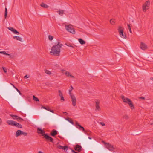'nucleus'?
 I'll return each mask as SVG.
<instances>
[{"instance_id":"obj_1","label":"nucleus","mask_w":153,"mask_h":153,"mask_svg":"<svg viewBox=\"0 0 153 153\" xmlns=\"http://www.w3.org/2000/svg\"><path fill=\"white\" fill-rule=\"evenodd\" d=\"M55 44L52 46L50 53L52 55L58 56L60 54V49L63 45L60 43V41L59 39H57Z\"/></svg>"},{"instance_id":"obj_2","label":"nucleus","mask_w":153,"mask_h":153,"mask_svg":"<svg viewBox=\"0 0 153 153\" xmlns=\"http://www.w3.org/2000/svg\"><path fill=\"white\" fill-rule=\"evenodd\" d=\"M65 29L66 30L72 33V34H75V31L74 30L72 26L71 25H65Z\"/></svg>"},{"instance_id":"obj_3","label":"nucleus","mask_w":153,"mask_h":153,"mask_svg":"<svg viewBox=\"0 0 153 153\" xmlns=\"http://www.w3.org/2000/svg\"><path fill=\"white\" fill-rule=\"evenodd\" d=\"M120 36L122 38L126 39V35L123 34V28L121 26H119L118 29Z\"/></svg>"},{"instance_id":"obj_4","label":"nucleus","mask_w":153,"mask_h":153,"mask_svg":"<svg viewBox=\"0 0 153 153\" xmlns=\"http://www.w3.org/2000/svg\"><path fill=\"white\" fill-rule=\"evenodd\" d=\"M150 6V1H147L142 6L143 10L144 12H146L149 9Z\"/></svg>"},{"instance_id":"obj_5","label":"nucleus","mask_w":153,"mask_h":153,"mask_svg":"<svg viewBox=\"0 0 153 153\" xmlns=\"http://www.w3.org/2000/svg\"><path fill=\"white\" fill-rule=\"evenodd\" d=\"M75 125L77 128L80 130L83 131L85 134H87L86 131L85 130L84 128L81 125L79 124L77 122H76Z\"/></svg>"},{"instance_id":"obj_6","label":"nucleus","mask_w":153,"mask_h":153,"mask_svg":"<svg viewBox=\"0 0 153 153\" xmlns=\"http://www.w3.org/2000/svg\"><path fill=\"white\" fill-rule=\"evenodd\" d=\"M61 71L62 73L65 74L66 76L72 78H74V76L71 75L69 72L64 70H62Z\"/></svg>"},{"instance_id":"obj_7","label":"nucleus","mask_w":153,"mask_h":153,"mask_svg":"<svg viewBox=\"0 0 153 153\" xmlns=\"http://www.w3.org/2000/svg\"><path fill=\"white\" fill-rule=\"evenodd\" d=\"M103 142H104V144L105 145L106 148L109 150L112 151H113L114 148L113 146L110 144L108 143H106L104 141H103Z\"/></svg>"},{"instance_id":"obj_8","label":"nucleus","mask_w":153,"mask_h":153,"mask_svg":"<svg viewBox=\"0 0 153 153\" xmlns=\"http://www.w3.org/2000/svg\"><path fill=\"white\" fill-rule=\"evenodd\" d=\"M71 99L72 104L74 106H75L76 104V99L74 95L70 96Z\"/></svg>"},{"instance_id":"obj_9","label":"nucleus","mask_w":153,"mask_h":153,"mask_svg":"<svg viewBox=\"0 0 153 153\" xmlns=\"http://www.w3.org/2000/svg\"><path fill=\"white\" fill-rule=\"evenodd\" d=\"M121 97L123 101L124 102L126 103H127L128 104L131 101L130 99L125 97L123 96H122Z\"/></svg>"},{"instance_id":"obj_10","label":"nucleus","mask_w":153,"mask_h":153,"mask_svg":"<svg viewBox=\"0 0 153 153\" xmlns=\"http://www.w3.org/2000/svg\"><path fill=\"white\" fill-rule=\"evenodd\" d=\"M44 137L46 139L47 141H49L51 142H53V139L52 138L48 136L47 134H45Z\"/></svg>"},{"instance_id":"obj_11","label":"nucleus","mask_w":153,"mask_h":153,"mask_svg":"<svg viewBox=\"0 0 153 153\" xmlns=\"http://www.w3.org/2000/svg\"><path fill=\"white\" fill-rule=\"evenodd\" d=\"M37 130L38 133L41 134L42 136H45V132L44 131L42 130L39 128H37Z\"/></svg>"},{"instance_id":"obj_12","label":"nucleus","mask_w":153,"mask_h":153,"mask_svg":"<svg viewBox=\"0 0 153 153\" xmlns=\"http://www.w3.org/2000/svg\"><path fill=\"white\" fill-rule=\"evenodd\" d=\"M74 149L75 150L78 152H80L82 150V147L80 145L77 144L76 145Z\"/></svg>"},{"instance_id":"obj_13","label":"nucleus","mask_w":153,"mask_h":153,"mask_svg":"<svg viewBox=\"0 0 153 153\" xmlns=\"http://www.w3.org/2000/svg\"><path fill=\"white\" fill-rule=\"evenodd\" d=\"M140 48L143 50H145L147 48V47L144 43L142 42L140 44Z\"/></svg>"},{"instance_id":"obj_14","label":"nucleus","mask_w":153,"mask_h":153,"mask_svg":"<svg viewBox=\"0 0 153 153\" xmlns=\"http://www.w3.org/2000/svg\"><path fill=\"white\" fill-rule=\"evenodd\" d=\"M6 122L9 125L11 126H14L15 123V121L11 120H7Z\"/></svg>"},{"instance_id":"obj_15","label":"nucleus","mask_w":153,"mask_h":153,"mask_svg":"<svg viewBox=\"0 0 153 153\" xmlns=\"http://www.w3.org/2000/svg\"><path fill=\"white\" fill-rule=\"evenodd\" d=\"M58 134L57 131L55 129H53L52 130L51 132V135L52 136H54Z\"/></svg>"},{"instance_id":"obj_16","label":"nucleus","mask_w":153,"mask_h":153,"mask_svg":"<svg viewBox=\"0 0 153 153\" xmlns=\"http://www.w3.org/2000/svg\"><path fill=\"white\" fill-rule=\"evenodd\" d=\"M40 5L44 8H48L49 7L48 6L43 2Z\"/></svg>"},{"instance_id":"obj_17","label":"nucleus","mask_w":153,"mask_h":153,"mask_svg":"<svg viewBox=\"0 0 153 153\" xmlns=\"http://www.w3.org/2000/svg\"><path fill=\"white\" fill-rule=\"evenodd\" d=\"M14 126L20 128H22V126L21 124L16 122H15Z\"/></svg>"},{"instance_id":"obj_18","label":"nucleus","mask_w":153,"mask_h":153,"mask_svg":"<svg viewBox=\"0 0 153 153\" xmlns=\"http://www.w3.org/2000/svg\"><path fill=\"white\" fill-rule=\"evenodd\" d=\"M99 102H96V105L95 106L96 107V110H97L98 111H99L100 109V107L99 105Z\"/></svg>"},{"instance_id":"obj_19","label":"nucleus","mask_w":153,"mask_h":153,"mask_svg":"<svg viewBox=\"0 0 153 153\" xmlns=\"http://www.w3.org/2000/svg\"><path fill=\"white\" fill-rule=\"evenodd\" d=\"M130 108L131 109H134V106L133 104V103L131 101L130 102L128 103Z\"/></svg>"},{"instance_id":"obj_20","label":"nucleus","mask_w":153,"mask_h":153,"mask_svg":"<svg viewBox=\"0 0 153 153\" xmlns=\"http://www.w3.org/2000/svg\"><path fill=\"white\" fill-rule=\"evenodd\" d=\"M78 41L79 43L82 45L85 44L86 42L82 40V39L80 38L78 39Z\"/></svg>"},{"instance_id":"obj_21","label":"nucleus","mask_w":153,"mask_h":153,"mask_svg":"<svg viewBox=\"0 0 153 153\" xmlns=\"http://www.w3.org/2000/svg\"><path fill=\"white\" fill-rule=\"evenodd\" d=\"M21 132V130H18L16 131V133L15 136L16 137H18L19 136L21 135L20 133Z\"/></svg>"},{"instance_id":"obj_22","label":"nucleus","mask_w":153,"mask_h":153,"mask_svg":"<svg viewBox=\"0 0 153 153\" xmlns=\"http://www.w3.org/2000/svg\"><path fill=\"white\" fill-rule=\"evenodd\" d=\"M13 38L15 39H16L20 41H22V39L19 36H14L13 37Z\"/></svg>"},{"instance_id":"obj_23","label":"nucleus","mask_w":153,"mask_h":153,"mask_svg":"<svg viewBox=\"0 0 153 153\" xmlns=\"http://www.w3.org/2000/svg\"><path fill=\"white\" fill-rule=\"evenodd\" d=\"M0 53L1 54H3L5 55H8L10 57H11V55L7 53L5 51H1L0 52Z\"/></svg>"},{"instance_id":"obj_24","label":"nucleus","mask_w":153,"mask_h":153,"mask_svg":"<svg viewBox=\"0 0 153 153\" xmlns=\"http://www.w3.org/2000/svg\"><path fill=\"white\" fill-rule=\"evenodd\" d=\"M73 89V87L71 85L70 89L69 90V94L70 96L74 95L73 94L71 93V91Z\"/></svg>"},{"instance_id":"obj_25","label":"nucleus","mask_w":153,"mask_h":153,"mask_svg":"<svg viewBox=\"0 0 153 153\" xmlns=\"http://www.w3.org/2000/svg\"><path fill=\"white\" fill-rule=\"evenodd\" d=\"M64 10H61L59 11H58L57 12L59 14L61 15L62 16L64 13Z\"/></svg>"},{"instance_id":"obj_26","label":"nucleus","mask_w":153,"mask_h":153,"mask_svg":"<svg viewBox=\"0 0 153 153\" xmlns=\"http://www.w3.org/2000/svg\"><path fill=\"white\" fill-rule=\"evenodd\" d=\"M110 22V23L112 25H114L115 23V20L114 19H111Z\"/></svg>"},{"instance_id":"obj_27","label":"nucleus","mask_w":153,"mask_h":153,"mask_svg":"<svg viewBox=\"0 0 153 153\" xmlns=\"http://www.w3.org/2000/svg\"><path fill=\"white\" fill-rule=\"evenodd\" d=\"M33 100L35 101H36V102H37V101H39V99L35 97V96L33 95Z\"/></svg>"},{"instance_id":"obj_28","label":"nucleus","mask_w":153,"mask_h":153,"mask_svg":"<svg viewBox=\"0 0 153 153\" xmlns=\"http://www.w3.org/2000/svg\"><path fill=\"white\" fill-rule=\"evenodd\" d=\"M7 9L6 8V7L5 8V15H4L5 18H6L7 16Z\"/></svg>"},{"instance_id":"obj_29","label":"nucleus","mask_w":153,"mask_h":153,"mask_svg":"<svg viewBox=\"0 0 153 153\" xmlns=\"http://www.w3.org/2000/svg\"><path fill=\"white\" fill-rule=\"evenodd\" d=\"M67 120L71 123L72 124H74V123L71 119L70 118H68L67 119Z\"/></svg>"},{"instance_id":"obj_30","label":"nucleus","mask_w":153,"mask_h":153,"mask_svg":"<svg viewBox=\"0 0 153 153\" xmlns=\"http://www.w3.org/2000/svg\"><path fill=\"white\" fill-rule=\"evenodd\" d=\"M123 118L126 120H127L129 118V117L128 115L126 114L123 116Z\"/></svg>"},{"instance_id":"obj_31","label":"nucleus","mask_w":153,"mask_h":153,"mask_svg":"<svg viewBox=\"0 0 153 153\" xmlns=\"http://www.w3.org/2000/svg\"><path fill=\"white\" fill-rule=\"evenodd\" d=\"M45 73H46V74H47L49 75H50V74H51V72L49 70H45Z\"/></svg>"},{"instance_id":"obj_32","label":"nucleus","mask_w":153,"mask_h":153,"mask_svg":"<svg viewBox=\"0 0 153 153\" xmlns=\"http://www.w3.org/2000/svg\"><path fill=\"white\" fill-rule=\"evenodd\" d=\"M127 26L128 27V29L129 30V32L130 33H132V31H131V27H130V24H127Z\"/></svg>"},{"instance_id":"obj_33","label":"nucleus","mask_w":153,"mask_h":153,"mask_svg":"<svg viewBox=\"0 0 153 153\" xmlns=\"http://www.w3.org/2000/svg\"><path fill=\"white\" fill-rule=\"evenodd\" d=\"M62 149L64 150L65 151H67L68 150V147L67 146H62Z\"/></svg>"},{"instance_id":"obj_34","label":"nucleus","mask_w":153,"mask_h":153,"mask_svg":"<svg viewBox=\"0 0 153 153\" xmlns=\"http://www.w3.org/2000/svg\"><path fill=\"white\" fill-rule=\"evenodd\" d=\"M10 116H11L13 119L16 120V117H17V116L16 115H13L12 114H10Z\"/></svg>"},{"instance_id":"obj_35","label":"nucleus","mask_w":153,"mask_h":153,"mask_svg":"<svg viewBox=\"0 0 153 153\" xmlns=\"http://www.w3.org/2000/svg\"><path fill=\"white\" fill-rule=\"evenodd\" d=\"M8 29L10 30H11V31H12L13 32V31L14 30V29L13 28V27H8Z\"/></svg>"},{"instance_id":"obj_36","label":"nucleus","mask_w":153,"mask_h":153,"mask_svg":"<svg viewBox=\"0 0 153 153\" xmlns=\"http://www.w3.org/2000/svg\"><path fill=\"white\" fill-rule=\"evenodd\" d=\"M58 92L59 93V95L60 97H61L63 96L62 93L60 90H59L58 91Z\"/></svg>"},{"instance_id":"obj_37","label":"nucleus","mask_w":153,"mask_h":153,"mask_svg":"<svg viewBox=\"0 0 153 153\" xmlns=\"http://www.w3.org/2000/svg\"><path fill=\"white\" fill-rule=\"evenodd\" d=\"M53 36H51V35H49L48 36V39L49 40L51 41L53 40Z\"/></svg>"},{"instance_id":"obj_38","label":"nucleus","mask_w":153,"mask_h":153,"mask_svg":"<svg viewBox=\"0 0 153 153\" xmlns=\"http://www.w3.org/2000/svg\"><path fill=\"white\" fill-rule=\"evenodd\" d=\"M13 33H14L15 34H19V32L15 29L14 30Z\"/></svg>"},{"instance_id":"obj_39","label":"nucleus","mask_w":153,"mask_h":153,"mask_svg":"<svg viewBox=\"0 0 153 153\" xmlns=\"http://www.w3.org/2000/svg\"><path fill=\"white\" fill-rule=\"evenodd\" d=\"M13 33H14L15 34H19V32L15 29L14 30Z\"/></svg>"},{"instance_id":"obj_40","label":"nucleus","mask_w":153,"mask_h":153,"mask_svg":"<svg viewBox=\"0 0 153 153\" xmlns=\"http://www.w3.org/2000/svg\"><path fill=\"white\" fill-rule=\"evenodd\" d=\"M24 120L22 118L19 117L17 121L19 122H21L23 121Z\"/></svg>"},{"instance_id":"obj_41","label":"nucleus","mask_w":153,"mask_h":153,"mask_svg":"<svg viewBox=\"0 0 153 153\" xmlns=\"http://www.w3.org/2000/svg\"><path fill=\"white\" fill-rule=\"evenodd\" d=\"M61 97V100L62 101H64L65 100L64 99V97H63V96L60 97Z\"/></svg>"},{"instance_id":"obj_42","label":"nucleus","mask_w":153,"mask_h":153,"mask_svg":"<svg viewBox=\"0 0 153 153\" xmlns=\"http://www.w3.org/2000/svg\"><path fill=\"white\" fill-rule=\"evenodd\" d=\"M62 146H63L61 145H58L57 146V148L59 149H62Z\"/></svg>"},{"instance_id":"obj_43","label":"nucleus","mask_w":153,"mask_h":153,"mask_svg":"<svg viewBox=\"0 0 153 153\" xmlns=\"http://www.w3.org/2000/svg\"><path fill=\"white\" fill-rule=\"evenodd\" d=\"M3 69V70L4 71V72H5V73H6L7 72V69H6L4 67H2Z\"/></svg>"},{"instance_id":"obj_44","label":"nucleus","mask_w":153,"mask_h":153,"mask_svg":"<svg viewBox=\"0 0 153 153\" xmlns=\"http://www.w3.org/2000/svg\"><path fill=\"white\" fill-rule=\"evenodd\" d=\"M27 134H28L27 133V132H23V135H24V136H27Z\"/></svg>"},{"instance_id":"obj_45","label":"nucleus","mask_w":153,"mask_h":153,"mask_svg":"<svg viewBox=\"0 0 153 153\" xmlns=\"http://www.w3.org/2000/svg\"><path fill=\"white\" fill-rule=\"evenodd\" d=\"M139 99L144 100L145 99V98L144 97H141L139 98Z\"/></svg>"},{"instance_id":"obj_46","label":"nucleus","mask_w":153,"mask_h":153,"mask_svg":"<svg viewBox=\"0 0 153 153\" xmlns=\"http://www.w3.org/2000/svg\"><path fill=\"white\" fill-rule=\"evenodd\" d=\"M65 45L67 46H70L71 47H73V46H72L71 45H70V44H67V43H66L65 44Z\"/></svg>"},{"instance_id":"obj_47","label":"nucleus","mask_w":153,"mask_h":153,"mask_svg":"<svg viewBox=\"0 0 153 153\" xmlns=\"http://www.w3.org/2000/svg\"><path fill=\"white\" fill-rule=\"evenodd\" d=\"M100 124H101L102 126H105V124L103 122H100Z\"/></svg>"},{"instance_id":"obj_48","label":"nucleus","mask_w":153,"mask_h":153,"mask_svg":"<svg viewBox=\"0 0 153 153\" xmlns=\"http://www.w3.org/2000/svg\"><path fill=\"white\" fill-rule=\"evenodd\" d=\"M16 90L17 91L19 92V94L20 95H22V94L21 93V92H20V91L17 89V88H16Z\"/></svg>"},{"instance_id":"obj_49","label":"nucleus","mask_w":153,"mask_h":153,"mask_svg":"<svg viewBox=\"0 0 153 153\" xmlns=\"http://www.w3.org/2000/svg\"><path fill=\"white\" fill-rule=\"evenodd\" d=\"M16 117V120L17 121L19 119V117L17 116V117Z\"/></svg>"},{"instance_id":"obj_50","label":"nucleus","mask_w":153,"mask_h":153,"mask_svg":"<svg viewBox=\"0 0 153 153\" xmlns=\"http://www.w3.org/2000/svg\"><path fill=\"white\" fill-rule=\"evenodd\" d=\"M29 77V76H28L27 75H26L25 76H24V78L25 79H26Z\"/></svg>"},{"instance_id":"obj_51","label":"nucleus","mask_w":153,"mask_h":153,"mask_svg":"<svg viewBox=\"0 0 153 153\" xmlns=\"http://www.w3.org/2000/svg\"><path fill=\"white\" fill-rule=\"evenodd\" d=\"M46 108L47 109L46 110L49 111L50 110V109L48 107H46Z\"/></svg>"},{"instance_id":"obj_52","label":"nucleus","mask_w":153,"mask_h":153,"mask_svg":"<svg viewBox=\"0 0 153 153\" xmlns=\"http://www.w3.org/2000/svg\"><path fill=\"white\" fill-rule=\"evenodd\" d=\"M2 122V120L1 118H0V125L1 124Z\"/></svg>"},{"instance_id":"obj_53","label":"nucleus","mask_w":153,"mask_h":153,"mask_svg":"<svg viewBox=\"0 0 153 153\" xmlns=\"http://www.w3.org/2000/svg\"><path fill=\"white\" fill-rule=\"evenodd\" d=\"M49 111L51 112H52V113H54V111L53 110H51L50 109V110Z\"/></svg>"},{"instance_id":"obj_54","label":"nucleus","mask_w":153,"mask_h":153,"mask_svg":"<svg viewBox=\"0 0 153 153\" xmlns=\"http://www.w3.org/2000/svg\"><path fill=\"white\" fill-rule=\"evenodd\" d=\"M23 132L22 131H21V132L20 133V134L21 135V134H23Z\"/></svg>"},{"instance_id":"obj_55","label":"nucleus","mask_w":153,"mask_h":153,"mask_svg":"<svg viewBox=\"0 0 153 153\" xmlns=\"http://www.w3.org/2000/svg\"><path fill=\"white\" fill-rule=\"evenodd\" d=\"M42 107L43 108H44V109H46V110L47 109V108H46V107H45V106H42Z\"/></svg>"},{"instance_id":"obj_56","label":"nucleus","mask_w":153,"mask_h":153,"mask_svg":"<svg viewBox=\"0 0 153 153\" xmlns=\"http://www.w3.org/2000/svg\"><path fill=\"white\" fill-rule=\"evenodd\" d=\"M150 79L151 80L153 81V77H151Z\"/></svg>"},{"instance_id":"obj_57","label":"nucleus","mask_w":153,"mask_h":153,"mask_svg":"<svg viewBox=\"0 0 153 153\" xmlns=\"http://www.w3.org/2000/svg\"><path fill=\"white\" fill-rule=\"evenodd\" d=\"M38 153H43L41 151H39L38 152Z\"/></svg>"},{"instance_id":"obj_58","label":"nucleus","mask_w":153,"mask_h":153,"mask_svg":"<svg viewBox=\"0 0 153 153\" xmlns=\"http://www.w3.org/2000/svg\"><path fill=\"white\" fill-rule=\"evenodd\" d=\"M88 138L89 139H91V138L90 137H88Z\"/></svg>"},{"instance_id":"obj_59","label":"nucleus","mask_w":153,"mask_h":153,"mask_svg":"<svg viewBox=\"0 0 153 153\" xmlns=\"http://www.w3.org/2000/svg\"><path fill=\"white\" fill-rule=\"evenodd\" d=\"M11 85L13 86V87L14 88V87H15V86L12 84H11Z\"/></svg>"},{"instance_id":"obj_60","label":"nucleus","mask_w":153,"mask_h":153,"mask_svg":"<svg viewBox=\"0 0 153 153\" xmlns=\"http://www.w3.org/2000/svg\"><path fill=\"white\" fill-rule=\"evenodd\" d=\"M15 89H16V88H16V87H14V88Z\"/></svg>"}]
</instances>
